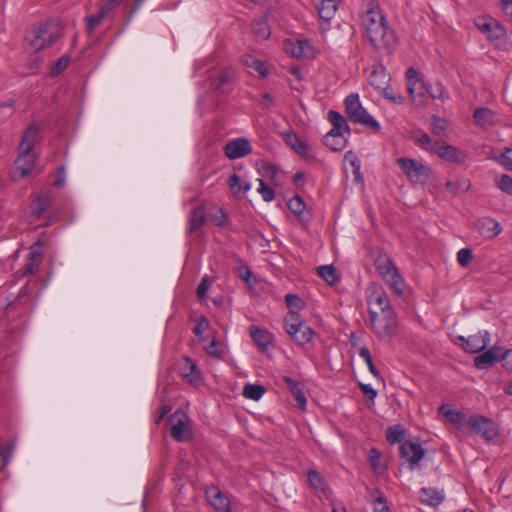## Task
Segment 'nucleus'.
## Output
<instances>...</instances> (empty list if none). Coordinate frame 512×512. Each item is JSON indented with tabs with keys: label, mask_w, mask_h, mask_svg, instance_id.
Segmentation results:
<instances>
[{
	"label": "nucleus",
	"mask_w": 512,
	"mask_h": 512,
	"mask_svg": "<svg viewBox=\"0 0 512 512\" xmlns=\"http://www.w3.org/2000/svg\"><path fill=\"white\" fill-rule=\"evenodd\" d=\"M364 5L361 24L371 46L378 51L384 46V14L375 0H365Z\"/></svg>",
	"instance_id": "f257e3e1"
},
{
	"label": "nucleus",
	"mask_w": 512,
	"mask_h": 512,
	"mask_svg": "<svg viewBox=\"0 0 512 512\" xmlns=\"http://www.w3.org/2000/svg\"><path fill=\"white\" fill-rule=\"evenodd\" d=\"M407 434L406 428L402 424H394L386 429V441L390 444H401L400 456L405 459L411 469L425 456V450L422 445L411 440L405 441Z\"/></svg>",
	"instance_id": "f03ea898"
},
{
	"label": "nucleus",
	"mask_w": 512,
	"mask_h": 512,
	"mask_svg": "<svg viewBox=\"0 0 512 512\" xmlns=\"http://www.w3.org/2000/svg\"><path fill=\"white\" fill-rule=\"evenodd\" d=\"M284 329L299 346H303L313 339V329L295 311H289L284 317Z\"/></svg>",
	"instance_id": "7ed1b4c3"
},
{
	"label": "nucleus",
	"mask_w": 512,
	"mask_h": 512,
	"mask_svg": "<svg viewBox=\"0 0 512 512\" xmlns=\"http://www.w3.org/2000/svg\"><path fill=\"white\" fill-rule=\"evenodd\" d=\"M61 36L60 28L53 23H45L33 28L26 36L28 47L37 52L55 42Z\"/></svg>",
	"instance_id": "20e7f679"
},
{
	"label": "nucleus",
	"mask_w": 512,
	"mask_h": 512,
	"mask_svg": "<svg viewBox=\"0 0 512 512\" xmlns=\"http://www.w3.org/2000/svg\"><path fill=\"white\" fill-rule=\"evenodd\" d=\"M344 106L347 119L350 122L380 130V124L362 106L357 93L349 94L344 100Z\"/></svg>",
	"instance_id": "39448f33"
},
{
	"label": "nucleus",
	"mask_w": 512,
	"mask_h": 512,
	"mask_svg": "<svg viewBox=\"0 0 512 512\" xmlns=\"http://www.w3.org/2000/svg\"><path fill=\"white\" fill-rule=\"evenodd\" d=\"M396 162L413 184L425 185L432 175L431 168L416 159L401 157Z\"/></svg>",
	"instance_id": "423d86ee"
},
{
	"label": "nucleus",
	"mask_w": 512,
	"mask_h": 512,
	"mask_svg": "<svg viewBox=\"0 0 512 512\" xmlns=\"http://www.w3.org/2000/svg\"><path fill=\"white\" fill-rule=\"evenodd\" d=\"M466 425L475 434L480 435L483 439L490 442L499 434L497 424L491 419L483 415H472L466 420Z\"/></svg>",
	"instance_id": "0eeeda50"
},
{
	"label": "nucleus",
	"mask_w": 512,
	"mask_h": 512,
	"mask_svg": "<svg viewBox=\"0 0 512 512\" xmlns=\"http://www.w3.org/2000/svg\"><path fill=\"white\" fill-rule=\"evenodd\" d=\"M368 312L371 324H375L379 315L384 312L382 305L384 299V292L380 284L371 283L366 290Z\"/></svg>",
	"instance_id": "6e6552de"
},
{
	"label": "nucleus",
	"mask_w": 512,
	"mask_h": 512,
	"mask_svg": "<svg viewBox=\"0 0 512 512\" xmlns=\"http://www.w3.org/2000/svg\"><path fill=\"white\" fill-rule=\"evenodd\" d=\"M386 283L395 296L403 300L406 299L408 286L398 268L390 259H386Z\"/></svg>",
	"instance_id": "1a4fd4ad"
},
{
	"label": "nucleus",
	"mask_w": 512,
	"mask_h": 512,
	"mask_svg": "<svg viewBox=\"0 0 512 512\" xmlns=\"http://www.w3.org/2000/svg\"><path fill=\"white\" fill-rule=\"evenodd\" d=\"M188 416L181 410L170 415L168 422L171 425V437L178 442H185L191 438V431L188 426Z\"/></svg>",
	"instance_id": "9d476101"
},
{
	"label": "nucleus",
	"mask_w": 512,
	"mask_h": 512,
	"mask_svg": "<svg viewBox=\"0 0 512 512\" xmlns=\"http://www.w3.org/2000/svg\"><path fill=\"white\" fill-rule=\"evenodd\" d=\"M460 346L467 353H479L483 351L490 342V334L488 331H480L478 334L470 335L465 338L464 336H458Z\"/></svg>",
	"instance_id": "9b49d317"
},
{
	"label": "nucleus",
	"mask_w": 512,
	"mask_h": 512,
	"mask_svg": "<svg viewBox=\"0 0 512 512\" xmlns=\"http://www.w3.org/2000/svg\"><path fill=\"white\" fill-rule=\"evenodd\" d=\"M434 153L444 161L461 165L464 164L468 158L465 151L456 148L444 141H441Z\"/></svg>",
	"instance_id": "f8f14e48"
},
{
	"label": "nucleus",
	"mask_w": 512,
	"mask_h": 512,
	"mask_svg": "<svg viewBox=\"0 0 512 512\" xmlns=\"http://www.w3.org/2000/svg\"><path fill=\"white\" fill-rule=\"evenodd\" d=\"M251 152V143L247 138H236L229 141L224 147V153L230 160L245 157Z\"/></svg>",
	"instance_id": "ddd939ff"
},
{
	"label": "nucleus",
	"mask_w": 512,
	"mask_h": 512,
	"mask_svg": "<svg viewBox=\"0 0 512 512\" xmlns=\"http://www.w3.org/2000/svg\"><path fill=\"white\" fill-rule=\"evenodd\" d=\"M208 503L216 512H231L230 500L219 488L212 486L205 491Z\"/></svg>",
	"instance_id": "4468645a"
},
{
	"label": "nucleus",
	"mask_w": 512,
	"mask_h": 512,
	"mask_svg": "<svg viewBox=\"0 0 512 512\" xmlns=\"http://www.w3.org/2000/svg\"><path fill=\"white\" fill-rule=\"evenodd\" d=\"M475 229L485 238L491 239L501 233L502 227L498 221L490 217H481L474 222Z\"/></svg>",
	"instance_id": "2eb2a0df"
},
{
	"label": "nucleus",
	"mask_w": 512,
	"mask_h": 512,
	"mask_svg": "<svg viewBox=\"0 0 512 512\" xmlns=\"http://www.w3.org/2000/svg\"><path fill=\"white\" fill-rule=\"evenodd\" d=\"M476 26L492 40L501 39L505 35L504 28L493 18H479L475 22Z\"/></svg>",
	"instance_id": "dca6fc26"
},
{
	"label": "nucleus",
	"mask_w": 512,
	"mask_h": 512,
	"mask_svg": "<svg viewBox=\"0 0 512 512\" xmlns=\"http://www.w3.org/2000/svg\"><path fill=\"white\" fill-rule=\"evenodd\" d=\"M286 49L298 59H307L313 55V47L308 40L290 41Z\"/></svg>",
	"instance_id": "f3484780"
},
{
	"label": "nucleus",
	"mask_w": 512,
	"mask_h": 512,
	"mask_svg": "<svg viewBox=\"0 0 512 512\" xmlns=\"http://www.w3.org/2000/svg\"><path fill=\"white\" fill-rule=\"evenodd\" d=\"M285 143L303 158L310 157L309 146L292 131L283 134Z\"/></svg>",
	"instance_id": "a211bd4d"
},
{
	"label": "nucleus",
	"mask_w": 512,
	"mask_h": 512,
	"mask_svg": "<svg viewBox=\"0 0 512 512\" xmlns=\"http://www.w3.org/2000/svg\"><path fill=\"white\" fill-rule=\"evenodd\" d=\"M500 359V348L492 347L489 350L483 352L478 355L474 359V365L476 368L480 370H485L490 368Z\"/></svg>",
	"instance_id": "6ab92c4d"
},
{
	"label": "nucleus",
	"mask_w": 512,
	"mask_h": 512,
	"mask_svg": "<svg viewBox=\"0 0 512 512\" xmlns=\"http://www.w3.org/2000/svg\"><path fill=\"white\" fill-rule=\"evenodd\" d=\"M206 222V210L204 204L195 207L189 215L187 233L198 231Z\"/></svg>",
	"instance_id": "aec40b11"
},
{
	"label": "nucleus",
	"mask_w": 512,
	"mask_h": 512,
	"mask_svg": "<svg viewBox=\"0 0 512 512\" xmlns=\"http://www.w3.org/2000/svg\"><path fill=\"white\" fill-rule=\"evenodd\" d=\"M35 163V155L31 152L19 150V155L15 161L16 169L20 171L22 177L30 174Z\"/></svg>",
	"instance_id": "412c9836"
},
{
	"label": "nucleus",
	"mask_w": 512,
	"mask_h": 512,
	"mask_svg": "<svg viewBox=\"0 0 512 512\" xmlns=\"http://www.w3.org/2000/svg\"><path fill=\"white\" fill-rule=\"evenodd\" d=\"M38 136L39 127L36 124L29 125L22 136L21 142L19 144V150L25 152L33 151V147L38 140Z\"/></svg>",
	"instance_id": "4be33fe9"
},
{
	"label": "nucleus",
	"mask_w": 512,
	"mask_h": 512,
	"mask_svg": "<svg viewBox=\"0 0 512 512\" xmlns=\"http://www.w3.org/2000/svg\"><path fill=\"white\" fill-rule=\"evenodd\" d=\"M282 380L294 396L298 408L304 411L306 408L307 399L299 383L289 376H283Z\"/></svg>",
	"instance_id": "5701e85b"
},
{
	"label": "nucleus",
	"mask_w": 512,
	"mask_h": 512,
	"mask_svg": "<svg viewBox=\"0 0 512 512\" xmlns=\"http://www.w3.org/2000/svg\"><path fill=\"white\" fill-rule=\"evenodd\" d=\"M328 120L333 126L329 132H334L335 134H340L343 136L350 134V128L347 124V121L339 112L330 110L328 112Z\"/></svg>",
	"instance_id": "b1692460"
},
{
	"label": "nucleus",
	"mask_w": 512,
	"mask_h": 512,
	"mask_svg": "<svg viewBox=\"0 0 512 512\" xmlns=\"http://www.w3.org/2000/svg\"><path fill=\"white\" fill-rule=\"evenodd\" d=\"M250 336L260 351L267 350L272 340V335L267 331L252 325L250 327Z\"/></svg>",
	"instance_id": "393cba45"
},
{
	"label": "nucleus",
	"mask_w": 512,
	"mask_h": 512,
	"mask_svg": "<svg viewBox=\"0 0 512 512\" xmlns=\"http://www.w3.org/2000/svg\"><path fill=\"white\" fill-rule=\"evenodd\" d=\"M444 499L443 493L434 488H422L420 490L419 500L422 504L436 507L440 505Z\"/></svg>",
	"instance_id": "a878e982"
},
{
	"label": "nucleus",
	"mask_w": 512,
	"mask_h": 512,
	"mask_svg": "<svg viewBox=\"0 0 512 512\" xmlns=\"http://www.w3.org/2000/svg\"><path fill=\"white\" fill-rule=\"evenodd\" d=\"M43 260V254L39 250L32 249L29 253L26 264L22 269L21 276L33 275L38 272Z\"/></svg>",
	"instance_id": "bb28decb"
},
{
	"label": "nucleus",
	"mask_w": 512,
	"mask_h": 512,
	"mask_svg": "<svg viewBox=\"0 0 512 512\" xmlns=\"http://www.w3.org/2000/svg\"><path fill=\"white\" fill-rule=\"evenodd\" d=\"M288 209L298 218L302 224H306L309 221V217H306L305 208L306 205L303 199L299 195H295L287 202Z\"/></svg>",
	"instance_id": "cd10ccee"
},
{
	"label": "nucleus",
	"mask_w": 512,
	"mask_h": 512,
	"mask_svg": "<svg viewBox=\"0 0 512 512\" xmlns=\"http://www.w3.org/2000/svg\"><path fill=\"white\" fill-rule=\"evenodd\" d=\"M412 139L414 142L421 147L422 149L434 153V149L437 148V145L440 144L439 141L433 143L431 137L421 130H417L412 134Z\"/></svg>",
	"instance_id": "c85d7f7f"
},
{
	"label": "nucleus",
	"mask_w": 512,
	"mask_h": 512,
	"mask_svg": "<svg viewBox=\"0 0 512 512\" xmlns=\"http://www.w3.org/2000/svg\"><path fill=\"white\" fill-rule=\"evenodd\" d=\"M337 5L338 0H321L317 7L319 17L322 20L330 21L337 11Z\"/></svg>",
	"instance_id": "c756f323"
},
{
	"label": "nucleus",
	"mask_w": 512,
	"mask_h": 512,
	"mask_svg": "<svg viewBox=\"0 0 512 512\" xmlns=\"http://www.w3.org/2000/svg\"><path fill=\"white\" fill-rule=\"evenodd\" d=\"M323 143L332 151H341L346 146L347 138L334 132H328L323 138Z\"/></svg>",
	"instance_id": "7c9ffc66"
},
{
	"label": "nucleus",
	"mask_w": 512,
	"mask_h": 512,
	"mask_svg": "<svg viewBox=\"0 0 512 512\" xmlns=\"http://www.w3.org/2000/svg\"><path fill=\"white\" fill-rule=\"evenodd\" d=\"M237 73L233 67L223 68L219 74L213 79L215 89H220L223 86L231 83L236 79Z\"/></svg>",
	"instance_id": "2f4dec72"
},
{
	"label": "nucleus",
	"mask_w": 512,
	"mask_h": 512,
	"mask_svg": "<svg viewBox=\"0 0 512 512\" xmlns=\"http://www.w3.org/2000/svg\"><path fill=\"white\" fill-rule=\"evenodd\" d=\"M110 5H103L99 11L94 15H89L86 20V30L88 33H92L95 27H97L103 19L111 12Z\"/></svg>",
	"instance_id": "473e14b6"
},
{
	"label": "nucleus",
	"mask_w": 512,
	"mask_h": 512,
	"mask_svg": "<svg viewBox=\"0 0 512 512\" xmlns=\"http://www.w3.org/2000/svg\"><path fill=\"white\" fill-rule=\"evenodd\" d=\"M181 375L189 383L196 382L200 379V373L197 369V366L189 358H183Z\"/></svg>",
	"instance_id": "72a5a7b5"
},
{
	"label": "nucleus",
	"mask_w": 512,
	"mask_h": 512,
	"mask_svg": "<svg viewBox=\"0 0 512 512\" xmlns=\"http://www.w3.org/2000/svg\"><path fill=\"white\" fill-rule=\"evenodd\" d=\"M242 63L249 68H252L254 71L259 73L262 78H265L268 75V69L265 63L259 59H256L254 56L245 54L242 56Z\"/></svg>",
	"instance_id": "f704fd0d"
},
{
	"label": "nucleus",
	"mask_w": 512,
	"mask_h": 512,
	"mask_svg": "<svg viewBox=\"0 0 512 512\" xmlns=\"http://www.w3.org/2000/svg\"><path fill=\"white\" fill-rule=\"evenodd\" d=\"M383 76L384 67L382 65H380L379 67H372L369 75L367 76L368 83L375 89L379 90L382 94H384V88L382 87Z\"/></svg>",
	"instance_id": "c9c22d12"
},
{
	"label": "nucleus",
	"mask_w": 512,
	"mask_h": 512,
	"mask_svg": "<svg viewBox=\"0 0 512 512\" xmlns=\"http://www.w3.org/2000/svg\"><path fill=\"white\" fill-rule=\"evenodd\" d=\"M406 78H407L408 92H409L411 98L415 99L416 98L415 92L417 89V85H419L423 81L420 77L419 72L416 69H414L413 67H410L407 69Z\"/></svg>",
	"instance_id": "e433bc0d"
},
{
	"label": "nucleus",
	"mask_w": 512,
	"mask_h": 512,
	"mask_svg": "<svg viewBox=\"0 0 512 512\" xmlns=\"http://www.w3.org/2000/svg\"><path fill=\"white\" fill-rule=\"evenodd\" d=\"M439 412L453 425H461L467 420L465 414L458 410L447 409L444 404L439 407Z\"/></svg>",
	"instance_id": "4c0bfd02"
},
{
	"label": "nucleus",
	"mask_w": 512,
	"mask_h": 512,
	"mask_svg": "<svg viewBox=\"0 0 512 512\" xmlns=\"http://www.w3.org/2000/svg\"><path fill=\"white\" fill-rule=\"evenodd\" d=\"M367 498L373 505L374 512L384 511V495L379 489L369 490Z\"/></svg>",
	"instance_id": "58836bf2"
},
{
	"label": "nucleus",
	"mask_w": 512,
	"mask_h": 512,
	"mask_svg": "<svg viewBox=\"0 0 512 512\" xmlns=\"http://www.w3.org/2000/svg\"><path fill=\"white\" fill-rule=\"evenodd\" d=\"M265 393V388L262 385L246 384L243 388V396L251 400H259Z\"/></svg>",
	"instance_id": "ea45409f"
},
{
	"label": "nucleus",
	"mask_w": 512,
	"mask_h": 512,
	"mask_svg": "<svg viewBox=\"0 0 512 512\" xmlns=\"http://www.w3.org/2000/svg\"><path fill=\"white\" fill-rule=\"evenodd\" d=\"M317 274L330 285H333L339 280L333 265H324L318 267Z\"/></svg>",
	"instance_id": "a19ab883"
},
{
	"label": "nucleus",
	"mask_w": 512,
	"mask_h": 512,
	"mask_svg": "<svg viewBox=\"0 0 512 512\" xmlns=\"http://www.w3.org/2000/svg\"><path fill=\"white\" fill-rule=\"evenodd\" d=\"M381 452L376 448H371L368 452L369 463L376 475L384 474V467L380 465Z\"/></svg>",
	"instance_id": "79ce46f5"
},
{
	"label": "nucleus",
	"mask_w": 512,
	"mask_h": 512,
	"mask_svg": "<svg viewBox=\"0 0 512 512\" xmlns=\"http://www.w3.org/2000/svg\"><path fill=\"white\" fill-rule=\"evenodd\" d=\"M510 153H512V148H505L500 155L491 156L489 159L496 161L504 169L512 172V157Z\"/></svg>",
	"instance_id": "37998d69"
},
{
	"label": "nucleus",
	"mask_w": 512,
	"mask_h": 512,
	"mask_svg": "<svg viewBox=\"0 0 512 512\" xmlns=\"http://www.w3.org/2000/svg\"><path fill=\"white\" fill-rule=\"evenodd\" d=\"M385 310H386V335H391L396 332L397 321H396V315L393 312L387 298H386Z\"/></svg>",
	"instance_id": "c03bdc74"
},
{
	"label": "nucleus",
	"mask_w": 512,
	"mask_h": 512,
	"mask_svg": "<svg viewBox=\"0 0 512 512\" xmlns=\"http://www.w3.org/2000/svg\"><path fill=\"white\" fill-rule=\"evenodd\" d=\"M49 205V199L46 196H40L36 198L31 204L32 215L35 216L36 219H39L43 212Z\"/></svg>",
	"instance_id": "a18cd8bd"
},
{
	"label": "nucleus",
	"mask_w": 512,
	"mask_h": 512,
	"mask_svg": "<svg viewBox=\"0 0 512 512\" xmlns=\"http://www.w3.org/2000/svg\"><path fill=\"white\" fill-rule=\"evenodd\" d=\"M310 485L319 492H325V481L322 476L315 470H310L307 474Z\"/></svg>",
	"instance_id": "49530a36"
},
{
	"label": "nucleus",
	"mask_w": 512,
	"mask_h": 512,
	"mask_svg": "<svg viewBox=\"0 0 512 512\" xmlns=\"http://www.w3.org/2000/svg\"><path fill=\"white\" fill-rule=\"evenodd\" d=\"M13 451H14V443L13 442H8L3 445H0V471L9 462Z\"/></svg>",
	"instance_id": "de8ad7c7"
},
{
	"label": "nucleus",
	"mask_w": 512,
	"mask_h": 512,
	"mask_svg": "<svg viewBox=\"0 0 512 512\" xmlns=\"http://www.w3.org/2000/svg\"><path fill=\"white\" fill-rule=\"evenodd\" d=\"M447 129V121L437 115L431 118V131L436 136H442Z\"/></svg>",
	"instance_id": "09e8293b"
},
{
	"label": "nucleus",
	"mask_w": 512,
	"mask_h": 512,
	"mask_svg": "<svg viewBox=\"0 0 512 512\" xmlns=\"http://www.w3.org/2000/svg\"><path fill=\"white\" fill-rule=\"evenodd\" d=\"M285 303L289 311H295L296 313L305 305L304 301L296 294H287L285 296Z\"/></svg>",
	"instance_id": "8fccbe9b"
},
{
	"label": "nucleus",
	"mask_w": 512,
	"mask_h": 512,
	"mask_svg": "<svg viewBox=\"0 0 512 512\" xmlns=\"http://www.w3.org/2000/svg\"><path fill=\"white\" fill-rule=\"evenodd\" d=\"M445 187L450 193L456 194L458 191H468L470 188V182L468 180H460L456 182L447 181Z\"/></svg>",
	"instance_id": "3c124183"
},
{
	"label": "nucleus",
	"mask_w": 512,
	"mask_h": 512,
	"mask_svg": "<svg viewBox=\"0 0 512 512\" xmlns=\"http://www.w3.org/2000/svg\"><path fill=\"white\" fill-rule=\"evenodd\" d=\"M496 186L503 193L512 196V177L508 174H502L496 181Z\"/></svg>",
	"instance_id": "603ef678"
},
{
	"label": "nucleus",
	"mask_w": 512,
	"mask_h": 512,
	"mask_svg": "<svg viewBox=\"0 0 512 512\" xmlns=\"http://www.w3.org/2000/svg\"><path fill=\"white\" fill-rule=\"evenodd\" d=\"M208 217L218 227H223L228 220L226 213L218 207H215V212H209Z\"/></svg>",
	"instance_id": "864d4df0"
},
{
	"label": "nucleus",
	"mask_w": 512,
	"mask_h": 512,
	"mask_svg": "<svg viewBox=\"0 0 512 512\" xmlns=\"http://www.w3.org/2000/svg\"><path fill=\"white\" fill-rule=\"evenodd\" d=\"M258 182H259V188H258V192L260 193V195L262 196V199L265 201V202H271L272 200H274L275 198V192L274 190L268 186L264 180L262 179H258Z\"/></svg>",
	"instance_id": "5fc2aeb1"
},
{
	"label": "nucleus",
	"mask_w": 512,
	"mask_h": 512,
	"mask_svg": "<svg viewBox=\"0 0 512 512\" xmlns=\"http://www.w3.org/2000/svg\"><path fill=\"white\" fill-rule=\"evenodd\" d=\"M493 116V112L489 108H477L474 111L473 117L479 124L489 121Z\"/></svg>",
	"instance_id": "6e6d98bb"
},
{
	"label": "nucleus",
	"mask_w": 512,
	"mask_h": 512,
	"mask_svg": "<svg viewBox=\"0 0 512 512\" xmlns=\"http://www.w3.org/2000/svg\"><path fill=\"white\" fill-rule=\"evenodd\" d=\"M359 355L361 356V358H363V360L366 362L370 372L374 375V376H378L379 372L378 370L376 369L373 361H372V358H371V355H370V351L368 350V348L366 347H362L360 348L359 350Z\"/></svg>",
	"instance_id": "4d7b16f0"
},
{
	"label": "nucleus",
	"mask_w": 512,
	"mask_h": 512,
	"mask_svg": "<svg viewBox=\"0 0 512 512\" xmlns=\"http://www.w3.org/2000/svg\"><path fill=\"white\" fill-rule=\"evenodd\" d=\"M473 258L472 250L469 248H462L457 253V260L462 267H467Z\"/></svg>",
	"instance_id": "13d9d810"
},
{
	"label": "nucleus",
	"mask_w": 512,
	"mask_h": 512,
	"mask_svg": "<svg viewBox=\"0 0 512 512\" xmlns=\"http://www.w3.org/2000/svg\"><path fill=\"white\" fill-rule=\"evenodd\" d=\"M69 61L70 59L68 56L60 57L51 68V75L56 76L61 74L68 67Z\"/></svg>",
	"instance_id": "bf43d9fd"
},
{
	"label": "nucleus",
	"mask_w": 512,
	"mask_h": 512,
	"mask_svg": "<svg viewBox=\"0 0 512 512\" xmlns=\"http://www.w3.org/2000/svg\"><path fill=\"white\" fill-rule=\"evenodd\" d=\"M427 93L433 99H440L443 96L444 86L440 82L427 86Z\"/></svg>",
	"instance_id": "052dcab7"
},
{
	"label": "nucleus",
	"mask_w": 512,
	"mask_h": 512,
	"mask_svg": "<svg viewBox=\"0 0 512 512\" xmlns=\"http://www.w3.org/2000/svg\"><path fill=\"white\" fill-rule=\"evenodd\" d=\"M228 186L234 195L241 193V178L237 174H232L228 179Z\"/></svg>",
	"instance_id": "680f3d73"
},
{
	"label": "nucleus",
	"mask_w": 512,
	"mask_h": 512,
	"mask_svg": "<svg viewBox=\"0 0 512 512\" xmlns=\"http://www.w3.org/2000/svg\"><path fill=\"white\" fill-rule=\"evenodd\" d=\"M427 86L422 82L419 85H417L418 93L415 94V99H413L415 102H418V104H424L427 98Z\"/></svg>",
	"instance_id": "e2e57ef3"
},
{
	"label": "nucleus",
	"mask_w": 512,
	"mask_h": 512,
	"mask_svg": "<svg viewBox=\"0 0 512 512\" xmlns=\"http://www.w3.org/2000/svg\"><path fill=\"white\" fill-rule=\"evenodd\" d=\"M371 258L373 259V264L375 267V270L378 272L379 276H384V260L382 259L381 254H378L377 256L373 255V251L370 252Z\"/></svg>",
	"instance_id": "0e129e2a"
},
{
	"label": "nucleus",
	"mask_w": 512,
	"mask_h": 512,
	"mask_svg": "<svg viewBox=\"0 0 512 512\" xmlns=\"http://www.w3.org/2000/svg\"><path fill=\"white\" fill-rule=\"evenodd\" d=\"M208 326H209L208 320L204 316H201L197 319V324L193 328V333L196 336H201L203 334V331L206 330L208 328Z\"/></svg>",
	"instance_id": "69168bd1"
},
{
	"label": "nucleus",
	"mask_w": 512,
	"mask_h": 512,
	"mask_svg": "<svg viewBox=\"0 0 512 512\" xmlns=\"http://www.w3.org/2000/svg\"><path fill=\"white\" fill-rule=\"evenodd\" d=\"M210 287V281L207 277L202 278L201 282L197 287V297L203 299Z\"/></svg>",
	"instance_id": "338daca9"
},
{
	"label": "nucleus",
	"mask_w": 512,
	"mask_h": 512,
	"mask_svg": "<svg viewBox=\"0 0 512 512\" xmlns=\"http://www.w3.org/2000/svg\"><path fill=\"white\" fill-rule=\"evenodd\" d=\"M206 352L215 358H221V352L219 351L218 341L213 339L211 343L206 347Z\"/></svg>",
	"instance_id": "774afa93"
}]
</instances>
